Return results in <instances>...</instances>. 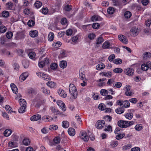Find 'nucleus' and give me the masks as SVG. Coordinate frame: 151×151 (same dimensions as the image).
<instances>
[{"label": "nucleus", "instance_id": "nucleus-13", "mask_svg": "<svg viewBox=\"0 0 151 151\" xmlns=\"http://www.w3.org/2000/svg\"><path fill=\"white\" fill-rule=\"evenodd\" d=\"M41 118V116L40 114H36L33 116L30 117V120L31 121H36L39 119Z\"/></svg>", "mask_w": 151, "mask_h": 151}, {"label": "nucleus", "instance_id": "nucleus-64", "mask_svg": "<svg viewBox=\"0 0 151 151\" xmlns=\"http://www.w3.org/2000/svg\"><path fill=\"white\" fill-rule=\"evenodd\" d=\"M99 108L100 110H104L106 109V106L104 104H101L99 105Z\"/></svg>", "mask_w": 151, "mask_h": 151}, {"label": "nucleus", "instance_id": "nucleus-11", "mask_svg": "<svg viewBox=\"0 0 151 151\" xmlns=\"http://www.w3.org/2000/svg\"><path fill=\"white\" fill-rule=\"evenodd\" d=\"M59 95L62 97L65 98L66 97L67 94L65 91L63 89L60 88L58 91Z\"/></svg>", "mask_w": 151, "mask_h": 151}, {"label": "nucleus", "instance_id": "nucleus-36", "mask_svg": "<svg viewBox=\"0 0 151 151\" xmlns=\"http://www.w3.org/2000/svg\"><path fill=\"white\" fill-rule=\"evenodd\" d=\"M23 145L26 146H27L29 145L30 144V141L28 139H23Z\"/></svg>", "mask_w": 151, "mask_h": 151}, {"label": "nucleus", "instance_id": "nucleus-18", "mask_svg": "<svg viewBox=\"0 0 151 151\" xmlns=\"http://www.w3.org/2000/svg\"><path fill=\"white\" fill-rule=\"evenodd\" d=\"M124 108L122 106L121 107L118 108L115 110L116 112L118 114H120L123 113L124 111Z\"/></svg>", "mask_w": 151, "mask_h": 151}, {"label": "nucleus", "instance_id": "nucleus-2", "mask_svg": "<svg viewBox=\"0 0 151 151\" xmlns=\"http://www.w3.org/2000/svg\"><path fill=\"white\" fill-rule=\"evenodd\" d=\"M69 92L74 99L77 98L78 93L75 86L73 84H70L69 86Z\"/></svg>", "mask_w": 151, "mask_h": 151}, {"label": "nucleus", "instance_id": "nucleus-58", "mask_svg": "<svg viewBox=\"0 0 151 151\" xmlns=\"http://www.w3.org/2000/svg\"><path fill=\"white\" fill-rule=\"evenodd\" d=\"M122 62V60L119 58L115 59L113 61L114 63L116 64H120Z\"/></svg>", "mask_w": 151, "mask_h": 151}, {"label": "nucleus", "instance_id": "nucleus-1", "mask_svg": "<svg viewBox=\"0 0 151 151\" xmlns=\"http://www.w3.org/2000/svg\"><path fill=\"white\" fill-rule=\"evenodd\" d=\"M19 102L21 106L18 109L19 112L20 113H23L26 111V102L24 99H20L19 100Z\"/></svg>", "mask_w": 151, "mask_h": 151}, {"label": "nucleus", "instance_id": "nucleus-57", "mask_svg": "<svg viewBox=\"0 0 151 151\" xmlns=\"http://www.w3.org/2000/svg\"><path fill=\"white\" fill-rule=\"evenodd\" d=\"M64 9L66 11H69L72 9L71 6V5H67L65 6Z\"/></svg>", "mask_w": 151, "mask_h": 151}, {"label": "nucleus", "instance_id": "nucleus-44", "mask_svg": "<svg viewBox=\"0 0 151 151\" xmlns=\"http://www.w3.org/2000/svg\"><path fill=\"white\" fill-rule=\"evenodd\" d=\"M111 117L110 116L106 115L104 117V119L105 121L107 122H110L111 120Z\"/></svg>", "mask_w": 151, "mask_h": 151}, {"label": "nucleus", "instance_id": "nucleus-60", "mask_svg": "<svg viewBox=\"0 0 151 151\" xmlns=\"http://www.w3.org/2000/svg\"><path fill=\"white\" fill-rule=\"evenodd\" d=\"M60 23L63 25H65L67 23V20L65 18H63L61 20Z\"/></svg>", "mask_w": 151, "mask_h": 151}, {"label": "nucleus", "instance_id": "nucleus-29", "mask_svg": "<svg viewBox=\"0 0 151 151\" xmlns=\"http://www.w3.org/2000/svg\"><path fill=\"white\" fill-rule=\"evenodd\" d=\"M122 83L120 82H116L113 83V87L117 88H120L122 86Z\"/></svg>", "mask_w": 151, "mask_h": 151}, {"label": "nucleus", "instance_id": "nucleus-62", "mask_svg": "<svg viewBox=\"0 0 151 151\" xmlns=\"http://www.w3.org/2000/svg\"><path fill=\"white\" fill-rule=\"evenodd\" d=\"M29 56L30 58L33 59L35 58V53L33 52H31L29 53Z\"/></svg>", "mask_w": 151, "mask_h": 151}, {"label": "nucleus", "instance_id": "nucleus-26", "mask_svg": "<svg viewBox=\"0 0 151 151\" xmlns=\"http://www.w3.org/2000/svg\"><path fill=\"white\" fill-rule=\"evenodd\" d=\"M61 44L62 43L61 42L58 41L54 42L52 44V46L54 47L55 48H57L60 47Z\"/></svg>", "mask_w": 151, "mask_h": 151}, {"label": "nucleus", "instance_id": "nucleus-43", "mask_svg": "<svg viewBox=\"0 0 151 151\" xmlns=\"http://www.w3.org/2000/svg\"><path fill=\"white\" fill-rule=\"evenodd\" d=\"M118 144V142L117 141H112L110 144V145L113 147L117 146Z\"/></svg>", "mask_w": 151, "mask_h": 151}, {"label": "nucleus", "instance_id": "nucleus-37", "mask_svg": "<svg viewBox=\"0 0 151 151\" xmlns=\"http://www.w3.org/2000/svg\"><path fill=\"white\" fill-rule=\"evenodd\" d=\"M133 115L132 113H127L125 115V117L129 120L131 119L133 117Z\"/></svg>", "mask_w": 151, "mask_h": 151}, {"label": "nucleus", "instance_id": "nucleus-52", "mask_svg": "<svg viewBox=\"0 0 151 151\" xmlns=\"http://www.w3.org/2000/svg\"><path fill=\"white\" fill-rule=\"evenodd\" d=\"M42 13L44 14H46L48 13V9L47 8H44L41 9Z\"/></svg>", "mask_w": 151, "mask_h": 151}, {"label": "nucleus", "instance_id": "nucleus-27", "mask_svg": "<svg viewBox=\"0 0 151 151\" xmlns=\"http://www.w3.org/2000/svg\"><path fill=\"white\" fill-rule=\"evenodd\" d=\"M101 19V18L98 16L94 15L91 18V20L94 22L97 21H100Z\"/></svg>", "mask_w": 151, "mask_h": 151}, {"label": "nucleus", "instance_id": "nucleus-20", "mask_svg": "<svg viewBox=\"0 0 151 151\" xmlns=\"http://www.w3.org/2000/svg\"><path fill=\"white\" fill-rule=\"evenodd\" d=\"M79 78L82 80L85 81L86 80L85 75L82 70H80L79 72Z\"/></svg>", "mask_w": 151, "mask_h": 151}, {"label": "nucleus", "instance_id": "nucleus-46", "mask_svg": "<svg viewBox=\"0 0 151 151\" xmlns=\"http://www.w3.org/2000/svg\"><path fill=\"white\" fill-rule=\"evenodd\" d=\"M122 104L125 108L128 107L130 105V104L128 101H125L123 102Z\"/></svg>", "mask_w": 151, "mask_h": 151}, {"label": "nucleus", "instance_id": "nucleus-59", "mask_svg": "<svg viewBox=\"0 0 151 151\" xmlns=\"http://www.w3.org/2000/svg\"><path fill=\"white\" fill-rule=\"evenodd\" d=\"M135 129L137 131H140L142 129L141 124H138L136 125L135 127Z\"/></svg>", "mask_w": 151, "mask_h": 151}, {"label": "nucleus", "instance_id": "nucleus-19", "mask_svg": "<svg viewBox=\"0 0 151 151\" xmlns=\"http://www.w3.org/2000/svg\"><path fill=\"white\" fill-rule=\"evenodd\" d=\"M54 38V35L53 32H50L48 36V40L49 41H52Z\"/></svg>", "mask_w": 151, "mask_h": 151}, {"label": "nucleus", "instance_id": "nucleus-24", "mask_svg": "<svg viewBox=\"0 0 151 151\" xmlns=\"http://www.w3.org/2000/svg\"><path fill=\"white\" fill-rule=\"evenodd\" d=\"M67 65V62L65 60L61 61L60 63V66L61 68H66Z\"/></svg>", "mask_w": 151, "mask_h": 151}, {"label": "nucleus", "instance_id": "nucleus-31", "mask_svg": "<svg viewBox=\"0 0 151 151\" xmlns=\"http://www.w3.org/2000/svg\"><path fill=\"white\" fill-rule=\"evenodd\" d=\"M132 147V145L130 144H128L127 145L123 146L122 147V149L123 150H126L130 149Z\"/></svg>", "mask_w": 151, "mask_h": 151}, {"label": "nucleus", "instance_id": "nucleus-15", "mask_svg": "<svg viewBox=\"0 0 151 151\" xmlns=\"http://www.w3.org/2000/svg\"><path fill=\"white\" fill-rule=\"evenodd\" d=\"M10 86L13 92L17 93L18 92V90L16 85L13 83H12Z\"/></svg>", "mask_w": 151, "mask_h": 151}, {"label": "nucleus", "instance_id": "nucleus-45", "mask_svg": "<svg viewBox=\"0 0 151 151\" xmlns=\"http://www.w3.org/2000/svg\"><path fill=\"white\" fill-rule=\"evenodd\" d=\"M61 140L60 138L59 137H55L53 139L54 142L55 144L59 143Z\"/></svg>", "mask_w": 151, "mask_h": 151}, {"label": "nucleus", "instance_id": "nucleus-38", "mask_svg": "<svg viewBox=\"0 0 151 151\" xmlns=\"http://www.w3.org/2000/svg\"><path fill=\"white\" fill-rule=\"evenodd\" d=\"M125 136V134L124 133H122L121 134H119L117 135L116 136V138L117 140L122 139Z\"/></svg>", "mask_w": 151, "mask_h": 151}, {"label": "nucleus", "instance_id": "nucleus-32", "mask_svg": "<svg viewBox=\"0 0 151 151\" xmlns=\"http://www.w3.org/2000/svg\"><path fill=\"white\" fill-rule=\"evenodd\" d=\"M12 133V131L10 129H6L4 132V135L6 137L9 136Z\"/></svg>", "mask_w": 151, "mask_h": 151}, {"label": "nucleus", "instance_id": "nucleus-50", "mask_svg": "<svg viewBox=\"0 0 151 151\" xmlns=\"http://www.w3.org/2000/svg\"><path fill=\"white\" fill-rule=\"evenodd\" d=\"M110 46V43L109 42H105L103 44L102 47L104 49H107Z\"/></svg>", "mask_w": 151, "mask_h": 151}, {"label": "nucleus", "instance_id": "nucleus-47", "mask_svg": "<svg viewBox=\"0 0 151 151\" xmlns=\"http://www.w3.org/2000/svg\"><path fill=\"white\" fill-rule=\"evenodd\" d=\"M113 5L114 6H121V3L118 0H112Z\"/></svg>", "mask_w": 151, "mask_h": 151}, {"label": "nucleus", "instance_id": "nucleus-6", "mask_svg": "<svg viewBox=\"0 0 151 151\" xmlns=\"http://www.w3.org/2000/svg\"><path fill=\"white\" fill-rule=\"evenodd\" d=\"M105 124V121L104 120H98L97 122V123L96 125V127L99 129L102 128L104 127Z\"/></svg>", "mask_w": 151, "mask_h": 151}, {"label": "nucleus", "instance_id": "nucleus-39", "mask_svg": "<svg viewBox=\"0 0 151 151\" xmlns=\"http://www.w3.org/2000/svg\"><path fill=\"white\" fill-rule=\"evenodd\" d=\"M114 9L112 7H109L107 10L108 13L111 14H113L114 12Z\"/></svg>", "mask_w": 151, "mask_h": 151}, {"label": "nucleus", "instance_id": "nucleus-4", "mask_svg": "<svg viewBox=\"0 0 151 151\" xmlns=\"http://www.w3.org/2000/svg\"><path fill=\"white\" fill-rule=\"evenodd\" d=\"M139 32V29L136 27H132L130 31L131 35L135 37L137 35Z\"/></svg>", "mask_w": 151, "mask_h": 151}, {"label": "nucleus", "instance_id": "nucleus-10", "mask_svg": "<svg viewBox=\"0 0 151 151\" xmlns=\"http://www.w3.org/2000/svg\"><path fill=\"white\" fill-rule=\"evenodd\" d=\"M49 63V59L45 58L44 61H41L38 63V65L40 68H43L45 64H48Z\"/></svg>", "mask_w": 151, "mask_h": 151}, {"label": "nucleus", "instance_id": "nucleus-51", "mask_svg": "<svg viewBox=\"0 0 151 151\" xmlns=\"http://www.w3.org/2000/svg\"><path fill=\"white\" fill-rule=\"evenodd\" d=\"M27 24V25L29 27H32L35 24V22L34 21L32 20H30L28 21Z\"/></svg>", "mask_w": 151, "mask_h": 151}, {"label": "nucleus", "instance_id": "nucleus-48", "mask_svg": "<svg viewBox=\"0 0 151 151\" xmlns=\"http://www.w3.org/2000/svg\"><path fill=\"white\" fill-rule=\"evenodd\" d=\"M13 35V33L11 31L8 32L6 33V37L9 39H11Z\"/></svg>", "mask_w": 151, "mask_h": 151}, {"label": "nucleus", "instance_id": "nucleus-22", "mask_svg": "<svg viewBox=\"0 0 151 151\" xmlns=\"http://www.w3.org/2000/svg\"><path fill=\"white\" fill-rule=\"evenodd\" d=\"M67 56V54L66 53V51L65 50H62L61 52L58 56L59 58H63L66 57Z\"/></svg>", "mask_w": 151, "mask_h": 151}, {"label": "nucleus", "instance_id": "nucleus-41", "mask_svg": "<svg viewBox=\"0 0 151 151\" xmlns=\"http://www.w3.org/2000/svg\"><path fill=\"white\" fill-rule=\"evenodd\" d=\"M132 15L131 12L129 11H126L124 14V16L127 18H130Z\"/></svg>", "mask_w": 151, "mask_h": 151}, {"label": "nucleus", "instance_id": "nucleus-14", "mask_svg": "<svg viewBox=\"0 0 151 151\" xmlns=\"http://www.w3.org/2000/svg\"><path fill=\"white\" fill-rule=\"evenodd\" d=\"M68 133L71 136H73L75 134L76 132L75 129L73 128H70L68 129Z\"/></svg>", "mask_w": 151, "mask_h": 151}, {"label": "nucleus", "instance_id": "nucleus-8", "mask_svg": "<svg viewBox=\"0 0 151 151\" xmlns=\"http://www.w3.org/2000/svg\"><path fill=\"white\" fill-rule=\"evenodd\" d=\"M118 38L119 40L123 43L125 44L127 43L128 40L125 36L123 35H119L118 36Z\"/></svg>", "mask_w": 151, "mask_h": 151}, {"label": "nucleus", "instance_id": "nucleus-33", "mask_svg": "<svg viewBox=\"0 0 151 151\" xmlns=\"http://www.w3.org/2000/svg\"><path fill=\"white\" fill-rule=\"evenodd\" d=\"M5 108L6 111L9 114H11L12 111V108L9 105H6Z\"/></svg>", "mask_w": 151, "mask_h": 151}, {"label": "nucleus", "instance_id": "nucleus-30", "mask_svg": "<svg viewBox=\"0 0 151 151\" xmlns=\"http://www.w3.org/2000/svg\"><path fill=\"white\" fill-rule=\"evenodd\" d=\"M101 74H103L102 75L105 76L108 78H110L111 76V72L110 71H107L106 72H102Z\"/></svg>", "mask_w": 151, "mask_h": 151}, {"label": "nucleus", "instance_id": "nucleus-53", "mask_svg": "<svg viewBox=\"0 0 151 151\" xmlns=\"http://www.w3.org/2000/svg\"><path fill=\"white\" fill-rule=\"evenodd\" d=\"M88 37L90 40H93L95 37L96 35L94 34L91 33L88 35Z\"/></svg>", "mask_w": 151, "mask_h": 151}, {"label": "nucleus", "instance_id": "nucleus-17", "mask_svg": "<svg viewBox=\"0 0 151 151\" xmlns=\"http://www.w3.org/2000/svg\"><path fill=\"white\" fill-rule=\"evenodd\" d=\"M38 35V32L36 30H32L29 32L30 36L32 37H35L37 36Z\"/></svg>", "mask_w": 151, "mask_h": 151}, {"label": "nucleus", "instance_id": "nucleus-49", "mask_svg": "<svg viewBox=\"0 0 151 151\" xmlns=\"http://www.w3.org/2000/svg\"><path fill=\"white\" fill-rule=\"evenodd\" d=\"M2 14L3 17H7L9 16V13L7 11H4L2 12Z\"/></svg>", "mask_w": 151, "mask_h": 151}, {"label": "nucleus", "instance_id": "nucleus-55", "mask_svg": "<svg viewBox=\"0 0 151 151\" xmlns=\"http://www.w3.org/2000/svg\"><path fill=\"white\" fill-rule=\"evenodd\" d=\"M104 41V39L102 37H99L96 40V44L97 45L101 43Z\"/></svg>", "mask_w": 151, "mask_h": 151}, {"label": "nucleus", "instance_id": "nucleus-42", "mask_svg": "<svg viewBox=\"0 0 151 151\" xmlns=\"http://www.w3.org/2000/svg\"><path fill=\"white\" fill-rule=\"evenodd\" d=\"M42 91H43V93L45 94L48 95L50 93V91L45 88L44 87H42L41 88Z\"/></svg>", "mask_w": 151, "mask_h": 151}, {"label": "nucleus", "instance_id": "nucleus-3", "mask_svg": "<svg viewBox=\"0 0 151 151\" xmlns=\"http://www.w3.org/2000/svg\"><path fill=\"white\" fill-rule=\"evenodd\" d=\"M80 136L81 138L84 141L87 142L89 139L87 133L84 131H81L80 133Z\"/></svg>", "mask_w": 151, "mask_h": 151}, {"label": "nucleus", "instance_id": "nucleus-16", "mask_svg": "<svg viewBox=\"0 0 151 151\" xmlns=\"http://www.w3.org/2000/svg\"><path fill=\"white\" fill-rule=\"evenodd\" d=\"M50 109L51 111L56 115H61L60 112L57 109H55L54 107L51 106L50 107Z\"/></svg>", "mask_w": 151, "mask_h": 151}, {"label": "nucleus", "instance_id": "nucleus-54", "mask_svg": "<svg viewBox=\"0 0 151 151\" xmlns=\"http://www.w3.org/2000/svg\"><path fill=\"white\" fill-rule=\"evenodd\" d=\"M57 67L58 65L55 63H52L50 65V68L51 69L53 70L56 69L57 68Z\"/></svg>", "mask_w": 151, "mask_h": 151}, {"label": "nucleus", "instance_id": "nucleus-21", "mask_svg": "<svg viewBox=\"0 0 151 151\" xmlns=\"http://www.w3.org/2000/svg\"><path fill=\"white\" fill-rule=\"evenodd\" d=\"M27 76L28 75L27 73H22L19 77V79L20 81H23L26 79Z\"/></svg>", "mask_w": 151, "mask_h": 151}, {"label": "nucleus", "instance_id": "nucleus-5", "mask_svg": "<svg viewBox=\"0 0 151 151\" xmlns=\"http://www.w3.org/2000/svg\"><path fill=\"white\" fill-rule=\"evenodd\" d=\"M15 36L14 39L17 40L24 38L25 36L24 33L22 32H17Z\"/></svg>", "mask_w": 151, "mask_h": 151}, {"label": "nucleus", "instance_id": "nucleus-28", "mask_svg": "<svg viewBox=\"0 0 151 151\" xmlns=\"http://www.w3.org/2000/svg\"><path fill=\"white\" fill-rule=\"evenodd\" d=\"M22 65L25 68H27L29 66V62L27 60H24L22 62Z\"/></svg>", "mask_w": 151, "mask_h": 151}, {"label": "nucleus", "instance_id": "nucleus-40", "mask_svg": "<svg viewBox=\"0 0 151 151\" xmlns=\"http://www.w3.org/2000/svg\"><path fill=\"white\" fill-rule=\"evenodd\" d=\"M34 5L37 8H40L42 5V3L40 1H37L35 3Z\"/></svg>", "mask_w": 151, "mask_h": 151}, {"label": "nucleus", "instance_id": "nucleus-12", "mask_svg": "<svg viewBox=\"0 0 151 151\" xmlns=\"http://www.w3.org/2000/svg\"><path fill=\"white\" fill-rule=\"evenodd\" d=\"M126 88L127 90L125 92V95L128 96H131L133 93L130 90V86L127 85Z\"/></svg>", "mask_w": 151, "mask_h": 151}, {"label": "nucleus", "instance_id": "nucleus-61", "mask_svg": "<svg viewBox=\"0 0 151 151\" xmlns=\"http://www.w3.org/2000/svg\"><path fill=\"white\" fill-rule=\"evenodd\" d=\"M141 68L142 70L144 71H146L148 69V67L147 66L145 63H144L142 65Z\"/></svg>", "mask_w": 151, "mask_h": 151}, {"label": "nucleus", "instance_id": "nucleus-7", "mask_svg": "<svg viewBox=\"0 0 151 151\" xmlns=\"http://www.w3.org/2000/svg\"><path fill=\"white\" fill-rule=\"evenodd\" d=\"M127 121L120 120L118 122L117 124L119 127H120L126 128L127 127Z\"/></svg>", "mask_w": 151, "mask_h": 151}, {"label": "nucleus", "instance_id": "nucleus-35", "mask_svg": "<svg viewBox=\"0 0 151 151\" xmlns=\"http://www.w3.org/2000/svg\"><path fill=\"white\" fill-rule=\"evenodd\" d=\"M62 123V126L63 128H68L69 126V123L68 121H63Z\"/></svg>", "mask_w": 151, "mask_h": 151}, {"label": "nucleus", "instance_id": "nucleus-9", "mask_svg": "<svg viewBox=\"0 0 151 151\" xmlns=\"http://www.w3.org/2000/svg\"><path fill=\"white\" fill-rule=\"evenodd\" d=\"M134 72V71L133 69L130 68H127L125 69L124 70L125 73L129 76L133 75Z\"/></svg>", "mask_w": 151, "mask_h": 151}, {"label": "nucleus", "instance_id": "nucleus-23", "mask_svg": "<svg viewBox=\"0 0 151 151\" xmlns=\"http://www.w3.org/2000/svg\"><path fill=\"white\" fill-rule=\"evenodd\" d=\"M143 58L144 60L147 59L151 56V54L149 52H145L143 55Z\"/></svg>", "mask_w": 151, "mask_h": 151}, {"label": "nucleus", "instance_id": "nucleus-56", "mask_svg": "<svg viewBox=\"0 0 151 151\" xmlns=\"http://www.w3.org/2000/svg\"><path fill=\"white\" fill-rule=\"evenodd\" d=\"M6 30V27L4 26H1L0 27V32L3 33L5 32Z\"/></svg>", "mask_w": 151, "mask_h": 151}, {"label": "nucleus", "instance_id": "nucleus-63", "mask_svg": "<svg viewBox=\"0 0 151 151\" xmlns=\"http://www.w3.org/2000/svg\"><path fill=\"white\" fill-rule=\"evenodd\" d=\"M58 128V126L56 125H52L50 126L49 128L50 130H56Z\"/></svg>", "mask_w": 151, "mask_h": 151}, {"label": "nucleus", "instance_id": "nucleus-34", "mask_svg": "<svg viewBox=\"0 0 151 151\" xmlns=\"http://www.w3.org/2000/svg\"><path fill=\"white\" fill-rule=\"evenodd\" d=\"M46 84L51 88H54L55 86V83L52 81L48 82Z\"/></svg>", "mask_w": 151, "mask_h": 151}, {"label": "nucleus", "instance_id": "nucleus-25", "mask_svg": "<svg viewBox=\"0 0 151 151\" xmlns=\"http://www.w3.org/2000/svg\"><path fill=\"white\" fill-rule=\"evenodd\" d=\"M105 66V65L103 63L99 64L96 66V69L98 70H100L104 69Z\"/></svg>", "mask_w": 151, "mask_h": 151}]
</instances>
